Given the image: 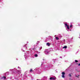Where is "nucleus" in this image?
Listing matches in <instances>:
<instances>
[{"label":"nucleus","mask_w":80,"mask_h":80,"mask_svg":"<svg viewBox=\"0 0 80 80\" xmlns=\"http://www.w3.org/2000/svg\"><path fill=\"white\" fill-rule=\"evenodd\" d=\"M18 68H19V70H17V71H16V72L18 73V75H19V77L20 76L22 77V74H21V71H22V70H21V68H20V67H18Z\"/></svg>","instance_id":"f257e3e1"},{"label":"nucleus","mask_w":80,"mask_h":80,"mask_svg":"<svg viewBox=\"0 0 80 80\" xmlns=\"http://www.w3.org/2000/svg\"><path fill=\"white\" fill-rule=\"evenodd\" d=\"M35 72H36V73H38V74H39L40 73H41L42 71H41V69H40L39 68H38V69H35Z\"/></svg>","instance_id":"f03ea898"},{"label":"nucleus","mask_w":80,"mask_h":80,"mask_svg":"<svg viewBox=\"0 0 80 80\" xmlns=\"http://www.w3.org/2000/svg\"><path fill=\"white\" fill-rule=\"evenodd\" d=\"M17 71V69L15 68H14L13 69H9V71H11V72H12V74H15V73H16L15 72H16V71Z\"/></svg>","instance_id":"7ed1b4c3"},{"label":"nucleus","mask_w":80,"mask_h":80,"mask_svg":"<svg viewBox=\"0 0 80 80\" xmlns=\"http://www.w3.org/2000/svg\"><path fill=\"white\" fill-rule=\"evenodd\" d=\"M48 77L43 76L42 78V80H47Z\"/></svg>","instance_id":"20e7f679"},{"label":"nucleus","mask_w":80,"mask_h":80,"mask_svg":"<svg viewBox=\"0 0 80 80\" xmlns=\"http://www.w3.org/2000/svg\"><path fill=\"white\" fill-rule=\"evenodd\" d=\"M44 53L46 55H48L49 54V52L47 50H45L44 51Z\"/></svg>","instance_id":"39448f33"},{"label":"nucleus","mask_w":80,"mask_h":80,"mask_svg":"<svg viewBox=\"0 0 80 80\" xmlns=\"http://www.w3.org/2000/svg\"><path fill=\"white\" fill-rule=\"evenodd\" d=\"M65 26H66L67 27V28L68 29V30H69V29H70V28L69 27V26L67 25V24L65 23Z\"/></svg>","instance_id":"423d86ee"},{"label":"nucleus","mask_w":80,"mask_h":80,"mask_svg":"<svg viewBox=\"0 0 80 80\" xmlns=\"http://www.w3.org/2000/svg\"><path fill=\"white\" fill-rule=\"evenodd\" d=\"M56 78V77H51L50 78V80H55Z\"/></svg>","instance_id":"0eeeda50"},{"label":"nucleus","mask_w":80,"mask_h":80,"mask_svg":"<svg viewBox=\"0 0 80 80\" xmlns=\"http://www.w3.org/2000/svg\"><path fill=\"white\" fill-rule=\"evenodd\" d=\"M9 74V72H6V73L4 74V76H5V75H8Z\"/></svg>","instance_id":"6e6552de"},{"label":"nucleus","mask_w":80,"mask_h":80,"mask_svg":"<svg viewBox=\"0 0 80 80\" xmlns=\"http://www.w3.org/2000/svg\"><path fill=\"white\" fill-rule=\"evenodd\" d=\"M2 80H6V77L4 76L2 78Z\"/></svg>","instance_id":"1a4fd4ad"},{"label":"nucleus","mask_w":80,"mask_h":80,"mask_svg":"<svg viewBox=\"0 0 80 80\" xmlns=\"http://www.w3.org/2000/svg\"><path fill=\"white\" fill-rule=\"evenodd\" d=\"M34 57H38V54H35Z\"/></svg>","instance_id":"9d476101"},{"label":"nucleus","mask_w":80,"mask_h":80,"mask_svg":"<svg viewBox=\"0 0 80 80\" xmlns=\"http://www.w3.org/2000/svg\"><path fill=\"white\" fill-rule=\"evenodd\" d=\"M63 48H67V46H65L64 47H63Z\"/></svg>","instance_id":"9b49d317"},{"label":"nucleus","mask_w":80,"mask_h":80,"mask_svg":"<svg viewBox=\"0 0 80 80\" xmlns=\"http://www.w3.org/2000/svg\"><path fill=\"white\" fill-rule=\"evenodd\" d=\"M29 72H34V71H32V69H30Z\"/></svg>","instance_id":"f8f14e48"},{"label":"nucleus","mask_w":80,"mask_h":80,"mask_svg":"<svg viewBox=\"0 0 80 80\" xmlns=\"http://www.w3.org/2000/svg\"><path fill=\"white\" fill-rule=\"evenodd\" d=\"M47 45H48V46H50V43H48L47 44Z\"/></svg>","instance_id":"ddd939ff"},{"label":"nucleus","mask_w":80,"mask_h":80,"mask_svg":"<svg viewBox=\"0 0 80 80\" xmlns=\"http://www.w3.org/2000/svg\"><path fill=\"white\" fill-rule=\"evenodd\" d=\"M65 72H62V75H65Z\"/></svg>","instance_id":"4468645a"},{"label":"nucleus","mask_w":80,"mask_h":80,"mask_svg":"<svg viewBox=\"0 0 80 80\" xmlns=\"http://www.w3.org/2000/svg\"><path fill=\"white\" fill-rule=\"evenodd\" d=\"M62 78H65L64 75H62Z\"/></svg>","instance_id":"2eb2a0df"},{"label":"nucleus","mask_w":80,"mask_h":80,"mask_svg":"<svg viewBox=\"0 0 80 80\" xmlns=\"http://www.w3.org/2000/svg\"><path fill=\"white\" fill-rule=\"evenodd\" d=\"M24 56L25 59H27V56H26V55H25Z\"/></svg>","instance_id":"dca6fc26"},{"label":"nucleus","mask_w":80,"mask_h":80,"mask_svg":"<svg viewBox=\"0 0 80 80\" xmlns=\"http://www.w3.org/2000/svg\"><path fill=\"white\" fill-rule=\"evenodd\" d=\"M56 40H58L59 39V38L57 37H56Z\"/></svg>","instance_id":"f3484780"},{"label":"nucleus","mask_w":80,"mask_h":80,"mask_svg":"<svg viewBox=\"0 0 80 80\" xmlns=\"http://www.w3.org/2000/svg\"><path fill=\"white\" fill-rule=\"evenodd\" d=\"M50 66V64H48V67H49V66Z\"/></svg>","instance_id":"a211bd4d"},{"label":"nucleus","mask_w":80,"mask_h":80,"mask_svg":"<svg viewBox=\"0 0 80 80\" xmlns=\"http://www.w3.org/2000/svg\"><path fill=\"white\" fill-rule=\"evenodd\" d=\"M72 25L71 24L70 25V28H72Z\"/></svg>","instance_id":"6ab92c4d"},{"label":"nucleus","mask_w":80,"mask_h":80,"mask_svg":"<svg viewBox=\"0 0 80 80\" xmlns=\"http://www.w3.org/2000/svg\"><path fill=\"white\" fill-rule=\"evenodd\" d=\"M69 77H72V75H71V74H69Z\"/></svg>","instance_id":"aec40b11"},{"label":"nucleus","mask_w":80,"mask_h":80,"mask_svg":"<svg viewBox=\"0 0 80 80\" xmlns=\"http://www.w3.org/2000/svg\"><path fill=\"white\" fill-rule=\"evenodd\" d=\"M38 43H40V42L38 41L37 43V44H38Z\"/></svg>","instance_id":"412c9836"},{"label":"nucleus","mask_w":80,"mask_h":80,"mask_svg":"<svg viewBox=\"0 0 80 80\" xmlns=\"http://www.w3.org/2000/svg\"><path fill=\"white\" fill-rule=\"evenodd\" d=\"M75 62H78V61L77 60H75Z\"/></svg>","instance_id":"4be33fe9"},{"label":"nucleus","mask_w":80,"mask_h":80,"mask_svg":"<svg viewBox=\"0 0 80 80\" xmlns=\"http://www.w3.org/2000/svg\"><path fill=\"white\" fill-rule=\"evenodd\" d=\"M76 76L77 77H79V75H78V76L76 75Z\"/></svg>","instance_id":"5701e85b"},{"label":"nucleus","mask_w":80,"mask_h":80,"mask_svg":"<svg viewBox=\"0 0 80 80\" xmlns=\"http://www.w3.org/2000/svg\"><path fill=\"white\" fill-rule=\"evenodd\" d=\"M42 49V47H41L40 48V49Z\"/></svg>","instance_id":"b1692460"},{"label":"nucleus","mask_w":80,"mask_h":80,"mask_svg":"<svg viewBox=\"0 0 80 80\" xmlns=\"http://www.w3.org/2000/svg\"><path fill=\"white\" fill-rule=\"evenodd\" d=\"M21 50H22L23 52H25V51L23 50L22 49H21Z\"/></svg>","instance_id":"393cba45"},{"label":"nucleus","mask_w":80,"mask_h":80,"mask_svg":"<svg viewBox=\"0 0 80 80\" xmlns=\"http://www.w3.org/2000/svg\"><path fill=\"white\" fill-rule=\"evenodd\" d=\"M43 62H42L41 65H43Z\"/></svg>","instance_id":"a878e982"},{"label":"nucleus","mask_w":80,"mask_h":80,"mask_svg":"<svg viewBox=\"0 0 80 80\" xmlns=\"http://www.w3.org/2000/svg\"><path fill=\"white\" fill-rule=\"evenodd\" d=\"M40 53V52H38V53Z\"/></svg>","instance_id":"bb28decb"},{"label":"nucleus","mask_w":80,"mask_h":80,"mask_svg":"<svg viewBox=\"0 0 80 80\" xmlns=\"http://www.w3.org/2000/svg\"><path fill=\"white\" fill-rule=\"evenodd\" d=\"M78 66H80V63H79V64L78 65Z\"/></svg>","instance_id":"cd10ccee"},{"label":"nucleus","mask_w":80,"mask_h":80,"mask_svg":"<svg viewBox=\"0 0 80 80\" xmlns=\"http://www.w3.org/2000/svg\"><path fill=\"white\" fill-rule=\"evenodd\" d=\"M49 37L50 38H51V36H49Z\"/></svg>","instance_id":"c85d7f7f"},{"label":"nucleus","mask_w":80,"mask_h":80,"mask_svg":"<svg viewBox=\"0 0 80 80\" xmlns=\"http://www.w3.org/2000/svg\"><path fill=\"white\" fill-rule=\"evenodd\" d=\"M24 47H26V46L25 45H24Z\"/></svg>","instance_id":"c756f323"},{"label":"nucleus","mask_w":80,"mask_h":80,"mask_svg":"<svg viewBox=\"0 0 80 80\" xmlns=\"http://www.w3.org/2000/svg\"><path fill=\"white\" fill-rule=\"evenodd\" d=\"M28 43V42H27V43Z\"/></svg>","instance_id":"7c9ffc66"},{"label":"nucleus","mask_w":80,"mask_h":80,"mask_svg":"<svg viewBox=\"0 0 80 80\" xmlns=\"http://www.w3.org/2000/svg\"><path fill=\"white\" fill-rule=\"evenodd\" d=\"M60 58H62V57H60Z\"/></svg>","instance_id":"2f4dec72"},{"label":"nucleus","mask_w":80,"mask_h":80,"mask_svg":"<svg viewBox=\"0 0 80 80\" xmlns=\"http://www.w3.org/2000/svg\"><path fill=\"white\" fill-rule=\"evenodd\" d=\"M64 41H65V40L64 39Z\"/></svg>","instance_id":"473e14b6"},{"label":"nucleus","mask_w":80,"mask_h":80,"mask_svg":"<svg viewBox=\"0 0 80 80\" xmlns=\"http://www.w3.org/2000/svg\"><path fill=\"white\" fill-rule=\"evenodd\" d=\"M27 47L26 48V49H27Z\"/></svg>","instance_id":"72a5a7b5"},{"label":"nucleus","mask_w":80,"mask_h":80,"mask_svg":"<svg viewBox=\"0 0 80 80\" xmlns=\"http://www.w3.org/2000/svg\"><path fill=\"white\" fill-rule=\"evenodd\" d=\"M26 77H27V76H26Z\"/></svg>","instance_id":"f704fd0d"},{"label":"nucleus","mask_w":80,"mask_h":80,"mask_svg":"<svg viewBox=\"0 0 80 80\" xmlns=\"http://www.w3.org/2000/svg\"><path fill=\"white\" fill-rule=\"evenodd\" d=\"M68 31V30H67Z\"/></svg>","instance_id":"c9c22d12"}]
</instances>
